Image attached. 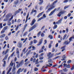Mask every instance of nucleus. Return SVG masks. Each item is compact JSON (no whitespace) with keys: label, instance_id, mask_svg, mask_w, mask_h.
I'll return each instance as SVG.
<instances>
[{"label":"nucleus","instance_id":"obj_1","mask_svg":"<svg viewBox=\"0 0 74 74\" xmlns=\"http://www.w3.org/2000/svg\"><path fill=\"white\" fill-rule=\"evenodd\" d=\"M38 25L37 24H35L32 27L29 29V32H31L32 30H33L34 29H35L36 27H37Z\"/></svg>","mask_w":74,"mask_h":74},{"label":"nucleus","instance_id":"obj_2","mask_svg":"<svg viewBox=\"0 0 74 74\" xmlns=\"http://www.w3.org/2000/svg\"><path fill=\"white\" fill-rule=\"evenodd\" d=\"M16 53L17 54V57L18 58H19V53L20 52H19V49L18 48H17L16 50Z\"/></svg>","mask_w":74,"mask_h":74},{"label":"nucleus","instance_id":"obj_3","mask_svg":"<svg viewBox=\"0 0 74 74\" xmlns=\"http://www.w3.org/2000/svg\"><path fill=\"white\" fill-rule=\"evenodd\" d=\"M50 8H49L46 11V13H48L49 11H50V10H51L52 9H53V8L54 7V6H53L52 5H51L50 6Z\"/></svg>","mask_w":74,"mask_h":74},{"label":"nucleus","instance_id":"obj_4","mask_svg":"<svg viewBox=\"0 0 74 74\" xmlns=\"http://www.w3.org/2000/svg\"><path fill=\"white\" fill-rule=\"evenodd\" d=\"M51 53L49 52V53L47 54V56L48 57H49V58H48V59H49L50 58H51L52 56H53V54H51Z\"/></svg>","mask_w":74,"mask_h":74},{"label":"nucleus","instance_id":"obj_5","mask_svg":"<svg viewBox=\"0 0 74 74\" xmlns=\"http://www.w3.org/2000/svg\"><path fill=\"white\" fill-rule=\"evenodd\" d=\"M57 9L56 8H55L54 10L51 11V13H50V14H49V16H51L52 15H53V13L54 12L56 11V10Z\"/></svg>","mask_w":74,"mask_h":74},{"label":"nucleus","instance_id":"obj_6","mask_svg":"<svg viewBox=\"0 0 74 74\" xmlns=\"http://www.w3.org/2000/svg\"><path fill=\"white\" fill-rule=\"evenodd\" d=\"M20 42H18L17 46L18 48H22V44Z\"/></svg>","mask_w":74,"mask_h":74},{"label":"nucleus","instance_id":"obj_7","mask_svg":"<svg viewBox=\"0 0 74 74\" xmlns=\"http://www.w3.org/2000/svg\"><path fill=\"white\" fill-rule=\"evenodd\" d=\"M64 67H66V68H68V69L70 68V67H71L70 66V64H68L67 65V64H66L65 63H64Z\"/></svg>","mask_w":74,"mask_h":74},{"label":"nucleus","instance_id":"obj_8","mask_svg":"<svg viewBox=\"0 0 74 74\" xmlns=\"http://www.w3.org/2000/svg\"><path fill=\"white\" fill-rule=\"evenodd\" d=\"M23 70H24V69H22L21 68L19 69L18 70V71H17V74H19V73H20V72H22Z\"/></svg>","mask_w":74,"mask_h":74},{"label":"nucleus","instance_id":"obj_9","mask_svg":"<svg viewBox=\"0 0 74 74\" xmlns=\"http://www.w3.org/2000/svg\"><path fill=\"white\" fill-rule=\"evenodd\" d=\"M64 13V11H62L57 14V16H59V17H60L62 14H63Z\"/></svg>","mask_w":74,"mask_h":74},{"label":"nucleus","instance_id":"obj_10","mask_svg":"<svg viewBox=\"0 0 74 74\" xmlns=\"http://www.w3.org/2000/svg\"><path fill=\"white\" fill-rule=\"evenodd\" d=\"M12 16V14L11 13H8L5 16V18H10Z\"/></svg>","mask_w":74,"mask_h":74},{"label":"nucleus","instance_id":"obj_11","mask_svg":"<svg viewBox=\"0 0 74 74\" xmlns=\"http://www.w3.org/2000/svg\"><path fill=\"white\" fill-rule=\"evenodd\" d=\"M62 19H63V18H61L60 20H58V22H56V24L59 25V24H60V23H62Z\"/></svg>","mask_w":74,"mask_h":74},{"label":"nucleus","instance_id":"obj_12","mask_svg":"<svg viewBox=\"0 0 74 74\" xmlns=\"http://www.w3.org/2000/svg\"><path fill=\"white\" fill-rule=\"evenodd\" d=\"M15 70H16V67H15V65H14L13 69H12V72H13V73H15H15H16Z\"/></svg>","mask_w":74,"mask_h":74},{"label":"nucleus","instance_id":"obj_13","mask_svg":"<svg viewBox=\"0 0 74 74\" xmlns=\"http://www.w3.org/2000/svg\"><path fill=\"white\" fill-rule=\"evenodd\" d=\"M36 22V20H35V19H33V20H32L31 23L30 24L31 25V26H33V25L34 24V23Z\"/></svg>","mask_w":74,"mask_h":74},{"label":"nucleus","instance_id":"obj_14","mask_svg":"<svg viewBox=\"0 0 74 74\" xmlns=\"http://www.w3.org/2000/svg\"><path fill=\"white\" fill-rule=\"evenodd\" d=\"M42 38L40 40L39 42L38 43V44H37L38 46H39V45H40L42 43Z\"/></svg>","mask_w":74,"mask_h":74},{"label":"nucleus","instance_id":"obj_15","mask_svg":"<svg viewBox=\"0 0 74 74\" xmlns=\"http://www.w3.org/2000/svg\"><path fill=\"white\" fill-rule=\"evenodd\" d=\"M44 48H45V47L44 46H43L42 47V50H40L39 51V53H42V52H43V50L44 49Z\"/></svg>","mask_w":74,"mask_h":74},{"label":"nucleus","instance_id":"obj_16","mask_svg":"<svg viewBox=\"0 0 74 74\" xmlns=\"http://www.w3.org/2000/svg\"><path fill=\"white\" fill-rule=\"evenodd\" d=\"M66 56H65V55H64L62 57V59H61V60H62V61H63V60H66Z\"/></svg>","mask_w":74,"mask_h":74},{"label":"nucleus","instance_id":"obj_17","mask_svg":"<svg viewBox=\"0 0 74 74\" xmlns=\"http://www.w3.org/2000/svg\"><path fill=\"white\" fill-rule=\"evenodd\" d=\"M24 63V61L23 60L20 62L19 64H20V65L21 66H22L23 64Z\"/></svg>","mask_w":74,"mask_h":74},{"label":"nucleus","instance_id":"obj_18","mask_svg":"<svg viewBox=\"0 0 74 74\" xmlns=\"http://www.w3.org/2000/svg\"><path fill=\"white\" fill-rule=\"evenodd\" d=\"M43 13H44V12H42L41 13H39V14L37 16V18H40V16H41V15H42V14H43Z\"/></svg>","mask_w":74,"mask_h":74},{"label":"nucleus","instance_id":"obj_19","mask_svg":"<svg viewBox=\"0 0 74 74\" xmlns=\"http://www.w3.org/2000/svg\"><path fill=\"white\" fill-rule=\"evenodd\" d=\"M70 42L69 41V40H67L64 43V44L65 45H68Z\"/></svg>","mask_w":74,"mask_h":74},{"label":"nucleus","instance_id":"obj_20","mask_svg":"<svg viewBox=\"0 0 74 74\" xmlns=\"http://www.w3.org/2000/svg\"><path fill=\"white\" fill-rule=\"evenodd\" d=\"M22 9L19 8V9H18V10H17V11H16V13H19L20 12V11H22Z\"/></svg>","mask_w":74,"mask_h":74},{"label":"nucleus","instance_id":"obj_21","mask_svg":"<svg viewBox=\"0 0 74 74\" xmlns=\"http://www.w3.org/2000/svg\"><path fill=\"white\" fill-rule=\"evenodd\" d=\"M74 36H72L70 38H69V42H71V41H72V39L73 38V39H74Z\"/></svg>","mask_w":74,"mask_h":74},{"label":"nucleus","instance_id":"obj_22","mask_svg":"<svg viewBox=\"0 0 74 74\" xmlns=\"http://www.w3.org/2000/svg\"><path fill=\"white\" fill-rule=\"evenodd\" d=\"M48 37L50 38L51 40H52V39H53V36L51 35H49Z\"/></svg>","mask_w":74,"mask_h":74},{"label":"nucleus","instance_id":"obj_23","mask_svg":"<svg viewBox=\"0 0 74 74\" xmlns=\"http://www.w3.org/2000/svg\"><path fill=\"white\" fill-rule=\"evenodd\" d=\"M5 36V34H3L0 36V38H2L3 37H4Z\"/></svg>","mask_w":74,"mask_h":74},{"label":"nucleus","instance_id":"obj_24","mask_svg":"<svg viewBox=\"0 0 74 74\" xmlns=\"http://www.w3.org/2000/svg\"><path fill=\"white\" fill-rule=\"evenodd\" d=\"M18 3H19V1L17 0L14 2V4L15 5H17V4H18Z\"/></svg>","mask_w":74,"mask_h":74},{"label":"nucleus","instance_id":"obj_25","mask_svg":"<svg viewBox=\"0 0 74 74\" xmlns=\"http://www.w3.org/2000/svg\"><path fill=\"white\" fill-rule=\"evenodd\" d=\"M7 58H8V55H6V56H5V58L3 59L2 60V62H4V60H5L6 59H7Z\"/></svg>","mask_w":74,"mask_h":74},{"label":"nucleus","instance_id":"obj_26","mask_svg":"<svg viewBox=\"0 0 74 74\" xmlns=\"http://www.w3.org/2000/svg\"><path fill=\"white\" fill-rule=\"evenodd\" d=\"M39 0L40 1V2L39 3L40 5H41V4H42L43 2H44V1L43 0Z\"/></svg>","mask_w":74,"mask_h":74},{"label":"nucleus","instance_id":"obj_27","mask_svg":"<svg viewBox=\"0 0 74 74\" xmlns=\"http://www.w3.org/2000/svg\"><path fill=\"white\" fill-rule=\"evenodd\" d=\"M26 48H24L22 51V52H23L24 53V54H25V53H26V52H25L26 50Z\"/></svg>","mask_w":74,"mask_h":74},{"label":"nucleus","instance_id":"obj_28","mask_svg":"<svg viewBox=\"0 0 74 74\" xmlns=\"http://www.w3.org/2000/svg\"><path fill=\"white\" fill-rule=\"evenodd\" d=\"M63 71H64V72H67V71H68V69H67L66 68H65V69H64L63 70Z\"/></svg>","mask_w":74,"mask_h":74},{"label":"nucleus","instance_id":"obj_29","mask_svg":"<svg viewBox=\"0 0 74 74\" xmlns=\"http://www.w3.org/2000/svg\"><path fill=\"white\" fill-rule=\"evenodd\" d=\"M41 33V31H40L37 34V37H40V34Z\"/></svg>","mask_w":74,"mask_h":74},{"label":"nucleus","instance_id":"obj_30","mask_svg":"<svg viewBox=\"0 0 74 74\" xmlns=\"http://www.w3.org/2000/svg\"><path fill=\"white\" fill-rule=\"evenodd\" d=\"M44 18V17H40L39 18L37 21V22H39L40 21H41V19H43Z\"/></svg>","mask_w":74,"mask_h":74},{"label":"nucleus","instance_id":"obj_31","mask_svg":"<svg viewBox=\"0 0 74 74\" xmlns=\"http://www.w3.org/2000/svg\"><path fill=\"white\" fill-rule=\"evenodd\" d=\"M58 27V25H54V27H53V29H56Z\"/></svg>","mask_w":74,"mask_h":74},{"label":"nucleus","instance_id":"obj_32","mask_svg":"<svg viewBox=\"0 0 74 74\" xmlns=\"http://www.w3.org/2000/svg\"><path fill=\"white\" fill-rule=\"evenodd\" d=\"M69 7H70V5H69L65 6L64 8V10H66V8H69Z\"/></svg>","mask_w":74,"mask_h":74},{"label":"nucleus","instance_id":"obj_33","mask_svg":"<svg viewBox=\"0 0 74 74\" xmlns=\"http://www.w3.org/2000/svg\"><path fill=\"white\" fill-rule=\"evenodd\" d=\"M57 2H58V0H56L53 2L52 5H52L53 6V5H54V4H56V3H57Z\"/></svg>","mask_w":74,"mask_h":74},{"label":"nucleus","instance_id":"obj_34","mask_svg":"<svg viewBox=\"0 0 74 74\" xmlns=\"http://www.w3.org/2000/svg\"><path fill=\"white\" fill-rule=\"evenodd\" d=\"M21 66V65L19 64H18L16 66V68L18 69V68H19L20 67V66Z\"/></svg>","mask_w":74,"mask_h":74},{"label":"nucleus","instance_id":"obj_35","mask_svg":"<svg viewBox=\"0 0 74 74\" xmlns=\"http://www.w3.org/2000/svg\"><path fill=\"white\" fill-rule=\"evenodd\" d=\"M29 13L28 14V15H27V16L26 20V21H25V23H26V22H27V20L28 19V18H29Z\"/></svg>","mask_w":74,"mask_h":74},{"label":"nucleus","instance_id":"obj_36","mask_svg":"<svg viewBox=\"0 0 74 74\" xmlns=\"http://www.w3.org/2000/svg\"><path fill=\"white\" fill-rule=\"evenodd\" d=\"M3 62H4V64H3V67H5V66L6 62L5 61H4Z\"/></svg>","mask_w":74,"mask_h":74},{"label":"nucleus","instance_id":"obj_37","mask_svg":"<svg viewBox=\"0 0 74 74\" xmlns=\"http://www.w3.org/2000/svg\"><path fill=\"white\" fill-rule=\"evenodd\" d=\"M67 36V34H65L63 38V40H64L65 38H66V37Z\"/></svg>","mask_w":74,"mask_h":74},{"label":"nucleus","instance_id":"obj_38","mask_svg":"<svg viewBox=\"0 0 74 74\" xmlns=\"http://www.w3.org/2000/svg\"><path fill=\"white\" fill-rule=\"evenodd\" d=\"M8 19L5 18L3 19V21L4 22H7L8 21Z\"/></svg>","mask_w":74,"mask_h":74},{"label":"nucleus","instance_id":"obj_39","mask_svg":"<svg viewBox=\"0 0 74 74\" xmlns=\"http://www.w3.org/2000/svg\"><path fill=\"white\" fill-rule=\"evenodd\" d=\"M8 26H6L4 28V30H7V29H8Z\"/></svg>","mask_w":74,"mask_h":74},{"label":"nucleus","instance_id":"obj_40","mask_svg":"<svg viewBox=\"0 0 74 74\" xmlns=\"http://www.w3.org/2000/svg\"><path fill=\"white\" fill-rule=\"evenodd\" d=\"M14 17V16H12L9 19V21H11L12 19H13V18Z\"/></svg>","mask_w":74,"mask_h":74},{"label":"nucleus","instance_id":"obj_41","mask_svg":"<svg viewBox=\"0 0 74 74\" xmlns=\"http://www.w3.org/2000/svg\"><path fill=\"white\" fill-rule=\"evenodd\" d=\"M38 69L37 68H35L34 69V71H38Z\"/></svg>","mask_w":74,"mask_h":74},{"label":"nucleus","instance_id":"obj_42","mask_svg":"<svg viewBox=\"0 0 74 74\" xmlns=\"http://www.w3.org/2000/svg\"><path fill=\"white\" fill-rule=\"evenodd\" d=\"M9 50V49H7L6 50V51L5 53V55H6V54H7V53H8V52Z\"/></svg>","mask_w":74,"mask_h":74},{"label":"nucleus","instance_id":"obj_43","mask_svg":"<svg viewBox=\"0 0 74 74\" xmlns=\"http://www.w3.org/2000/svg\"><path fill=\"white\" fill-rule=\"evenodd\" d=\"M41 36L42 37H44L45 35L43 33H42L41 35Z\"/></svg>","mask_w":74,"mask_h":74},{"label":"nucleus","instance_id":"obj_44","mask_svg":"<svg viewBox=\"0 0 74 74\" xmlns=\"http://www.w3.org/2000/svg\"><path fill=\"white\" fill-rule=\"evenodd\" d=\"M71 60H69L67 61V63H68V64H69L70 63H71Z\"/></svg>","mask_w":74,"mask_h":74},{"label":"nucleus","instance_id":"obj_45","mask_svg":"<svg viewBox=\"0 0 74 74\" xmlns=\"http://www.w3.org/2000/svg\"><path fill=\"white\" fill-rule=\"evenodd\" d=\"M18 28H19V25H18L17 26V27L15 29V30L17 31V30H18Z\"/></svg>","mask_w":74,"mask_h":74},{"label":"nucleus","instance_id":"obj_46","mask_svg":"<svg viewBox=\"0 0 74 74\" xmlns=\"http://www.w3.org/2000/svg\"><path fill=\"white\" fill-rule=\"evenodd\" d=\"M38 59H37L36 61V64H38V63H39V62H38Z\"/></svg>","mask_w":74,"mask_h":74},{"label":"nucleus","instance_id":"obj_47","mask_svg":"<svg viewBox=\"0 0 74 74\" xmlns=\"http://www.w3.org/2000/svg\"><path fill=\"white\" fill-rule=\"evenodd\" d=\"M37 42V40H36V39H34V44H36Z\"/></svg>","mask_w":74,"mask_h":74},{"label":"nucleus","instance_id":"obj_48","mask_svg":"<svg viewBox=\"0 0 74 74\" xmlns=\"http://www.w3.org/2000/svg\"><path fill=\"white\" fill-rule=\"evenodd\" d=\"M51 46L52 45L51 44V43H50L49 46V48H51Z\"/></svg>","mask_w":74,"mask_h":74},{"label":"nucleus","instance_id":"obj_49","mask_svg":"<svg viewBox=\"0 0 74 74\" xmlns=\"http://www.w3.org/2000/svg\"><path fill=\"white\" fill-rule=\"evenodd\" d=\"M11 23L9 21L8 22V26H10V25H11Z\"/></svg>","mask_w":74,"mask_h":74},{"label":"nucleus","instance_id":"obj_50","mask_svg":"<svg viewBox=\"0 0 74 74\" xmlns=\"http://www.w3.org/2000/svg\"><path fill=\"white\" fill-rule=\"evenodd\" d=\"M44 59V57H40L39 58L40 60H42Z\"/></svg>","mask_w":74,"mask_h":74},{"label":"nucleus","instance_id":"obj_51","mask_svg":"<svg viewBox=\"0 0 74 74\" xmlns=\"http://www.w3.org/2000/svg\"><path fill=\"white\" fill-rule=\"evenodd\" d=\"M27 32H26L24 33V34H23V37H24V36H25L26 35V34H27Z\"/></svg>","mask_w":74,"mask_h":74},{"label":"nucleus","instance_id":"obj_52","mask_svg":"<svg viewBox=\"0 0 74 74\" xmlns=\"http://www.w3.org/2000/svg\"><path fill=\"white\" fill-rule=\"evenodd\" d=\"M5 38L6 40H8V36H6L5 37Z\"/></svg>","mask_w":74,"mask_h":74},{"label":"nucleus","instance_id":"obj_53","mask_svg":"<svg viewBox=\"0 0 74 74\" xmlns=\"http://www.w3.org/2000/svg\"><path fill=\"white\" fill-rule=\"evenodd\" d=\"M0 28H3V26H2V23H0Z\"/></svg>","mask_w":74,"mask_h":74},{"label":"nucleus","instance_id":"obj_54","mask_svg":"<svg viewBox=\"0 0 74 74\" xmlns=\"http://www.w3.org/2000/svg\"><path fill=\"white\" fill-rule=\"evenodd\" d=\"M14 53H15V52H14L10 56V57H13L14 55Z\"/></svg>","mask_w":74,"mask_h":74},{"label":"nucleus","instance_id":"obj_55","mask_svg":"<svg viewBox=\"0 0 74 74\" xmlns=\"http://www.w3.org/2000/svg\"><path fill=\"white\" fill-rule=\"evenodd\" d=\"M67 2H68V0H65L63 1V3H67Z\"/></svg>","mask_w":74,"mask_h":74},{"label":"nucleus","instance_id":"obj_56","mask_svg":"<svg viewBox=\"0 0 74 74\" xmlns=\"http://www.w3.org/2000/svg\"><path fill=\"white\" fill-rule=\"evenodd\" d=\"M71 13H69L67 15V16L69 17H70V16H71Z\"/></svg>","mask_w":74,"mask_h":74},{"label":"nucleus","instance_id":"obj_57","mask_svg":"<svg viewBox=\"0 0 74 74\" xmlns=\"http://www.w3.org/2000/svg\"><path fill=\"white\" fill-rule=\"evenodd\" d=\"M14 64L12 62H11L10 64V66H11L12 67L13 66V65Z\"/></svg>","mask_w":74,"mask_h":74},{"label":"nucleus","instance_id":"obj_58","mask_svg":"<svg viewBox=\"0 0 74 74\" xmlns=\"http://www.w3.org/2000/svg\"><path fill=\"white\" fill-rule=\"evenodd\" d=\"M5 30H3L2 31H1V34H2V33H4V32H5V31H4Z\"/></svg>","mask_w":74,"mask_h":74},{"label":"nucleus","instance_id":"obj_59","mask_svg":"<svg viewBox=\"0 0 74 74\" xmlns=\"http://www.w3.org/2000/svg\"><path fill=\"white\" fill-rule=\"evenodd\" d=\"M42 17H43V18H46V17H47L46 15H45V14H43V16Z\"/></svg>","mask_w":74,"mask_h":74},{"label":"nucleus","instance_id":"obj_60","mask_svg":"<svg viewBox=\"0 0 74 74\" xmlns=\"http://www.w3.org/2000/svg\"><path fill=\"white\" fill-rule=\"evenodd\" d=\"M21 19H18V20L17 21V22L18 23H19V22H21Z\"/></svg>","mask_w":74,"mask_h":74},{"label":"nucleus","instance_id":"obj_61","mask_svg":"<svg viewBox=\"0 0 74 74\" xmlns=\"http://www.w3.org/2000/svg\"><path fill=\"white\" fill-rule=\"evenodd\" d=\"M32 37H29V41H30V40H31L32 39Z\"/></svg>","mask_w":74,"mask_h":74},{"label":"nucleus","instance_id":"obj_62","mask_svg":"<svg viewBox=\"0 0 74 74\" xmlns=\"http://www.w3.org/2000/svg\"><path fill=\"white\" fill-rule=\"evenodd\" d=\"M33 41H31L30 44H29L30 45H32L33 44Z\"/></svg>","mask_w":74,"mask_h":74},{"label":"nucleus","instance_id":"obj_63","mask_svg":"<svg viewBox=\"0 0 74 74\" xmlns=\"http://www.w3.org/2000/svg\"><path fill=\"white\" fill-rule=\"evenodd\" d=\"M32 48L33 49V50H35V49H36V47H34V46H32Z\"/></svg>","mask_w":74,"mask_h":74},{"label":"nucleus","instance_id":"obj_64","mask_svg":"<svg viewBox=\"0 0 74 74\" xmlns=\"http://www.w3.org/2000/svg\"><path fill=\"white\" fill-rule=\"evenodd\" d=\"M71 70H74V66H73V67H72L71 69Z\"/></svg>","mask_w":74,"mask_h":74}]
</instances>
